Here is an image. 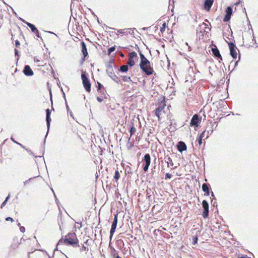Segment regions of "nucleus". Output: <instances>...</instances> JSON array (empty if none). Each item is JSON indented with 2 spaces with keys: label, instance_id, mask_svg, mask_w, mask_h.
<instances>
[{
  "label": "nucleus",
  "instance_id": "nucleus-64",
  "mask_svg": "<svg viewBox=\"0 0 258 258\" xmlns=\"http://www.w3.org/2000/svg\"><path fill=\"white\" fill-rule=\"evenodd\" d=\"M10 194L7 196V197L6 198V199L5 200V201H7V202H8V201L9 200V199H10Z\"/></svg>",
  "mask_w": 258,
  "mask_h": 258
},
{
  "label": "nucleus",
  "instance_id": "nucleus-30",
  "mask_svg": "<svg viewBox=\"0 0 258 258\" xmlns=\"http://www.w3.org/2000/svg\"><path fill=\"white\" fill-rule=\"evenodd\" d=\"M96 87L97 91L101 93V89L103 88V86L100 82H97Z\"/></svg>",
  "mask_w": 258,
  "mask_h": 258
},
{
  "label": "nucleus",
  "instance_id": "nucleus-35",
  "mask_svg": "<svg viewBox=\"0 0 258 258\" xmlns=\"http://www.w3.org/2000/svg\"><path fill=\"white\" fill-rule=\"evenodd\" d=\"M37 176H33L32 177H31L30 178H29L28 180L25 181L23 183H24V186H26V185L31 181L32 180V179L35 178L36 177H37Z\"/></svg>",
  "mask_w": 258,
  "mask_h": 258
},
{
  "label": "nucleus",
  "instance_id": "nucleus-3",
  "mask_svg": "<svg viewBox=\"0 0 258 258\" xmlns=\"http://www.w3.org/2000/svg\"><path fill=\"white\" fill-rule=\"evenodd\" d=\"M81 79L82 80L83 87H84L85 89L87 92H90L91 91V84L90 82L89 79L85 73H82L81 75Z\"/></svg>",
  "mask_w": 258,
  "mask_h": 258
},
{
  "label": "nucleus",
  "instance_id": "nucleus-15",
  "mask_svg": "<svg viewBox=\"0 0 258 258\" xmlns=\"http://www.w3.org/2000/svg\"><path fill=\"white\" fill-rule=\"evenodd\" d=\"M212 52L213 54V55L216 58L220 59V60H222V57L220 54V51L216 45L214 46V47L212 48Z\"/></svg>",
  "mask_w": 258,
  "mask_h": 258
},
{
  "label": "nucleus",
  "instance_id": "nucleus-1",
  "mask_svg": "<svg viewBox=\"0 0 258 258\" xmlns=\"http://www.w3.org/2000/svg\"><path fill=\"white\" fill-rule=\"evenodd\" d=\"M139 64L140 69L146 75H151L154 72L153 69L151 66V62L145 56H141Z\"/></svg>",
  "mask_w": 258,
  "mask_h": 258
},
{
  "label": "nucleus",
  "instance_id": "nucleus-23",
  "mask_svg": "<svg viewBox=\"0 0 258 258\" xmlns=\"http://www.w3.org/2000/svg\"><path fill=\"white\" fill-rule=\"evenodd\" d=\"M117 217H118V215H117V214H116L114 216L113 221L112 223L111 226L116 228L117 221H118Z\"/></svg>",
  "mask_w": 258,
  "mask_h": 258
},
{
  "label": "nucleus",
  "instance_id": "nucleus-44",
  "mask_svg": "<svg viewBox=\"0 0 258 258\" xmlns=\"http://www.w3.org/2000/svg\"><path fill=\"white\" fill-rule=\"evenodd\" d=\"M63 240H64V239H63L62 237L61 239H60L57 244V246L64 243Z\"/></svg>",
  "mask_w": 258,
  "mask_h": 258
},
{
  "label": "nucleus",
  "instance_id": "nucleus-4",
  "mask_svg": "<svg viewBox=\"0 0 258 258\" xmlns=\"http://www.w3.org/2000/svg\"><path fill=\"white\" fill-rule=\"evenodd\" d=\"M19 19L21 20L25 24H26L30 28L31 31L35 34L36 36L37 37L40 38L42 40H43L42 37L40 36V33H39L38 30L37 29V28L35 27V26L34 24H31L29 22H28L21 18H20Z\"/></svg>",
  "mask_w": 258,
  "mask_h": 258
},
{
  "label": "nucleus",
  "instance_id": "nucleus-24",
  "mask_svg": "<svg viewBox=\"0 0 258 258\" xmlns=\"http://www.w3.org/2000/svg\"><path fill=\"white\" fill-rule=\"evenodd\" d=\"M116 228V227H114L112 226H111V227L110 231V235H109V239H110V241H111V240L112 238L113 235L115 231Z\"/></svg>",
  "mask_w": 258,
  "mask_h": 258
},
{
  "label": "nucleus",
  "instance_id": "nucleus-39",
  "mask_svg": "<svg viewBox=\"0 0 258 258\" xmlns=\"http://www.w3.org/2000/svg\"><path fill=\"white\" fill-rule=\"evenodd\" d=\"M166 27V23L164 22V23H163V24H162V27L160 28V31L162 33H163V32H164L165 31Z\"/></svg>",
  "mask_w": 258,
  "mask_h": 258
},
{
  "label": "nucleus",
  "instance_id": "nucleus-20",
  "mask_svg": "<svg viewBox=\"0 0 258 258\" xmlns=\"http://www.w3.org/2000/svg\"><path fill=\"white\" fill-rule=\"evenodd\" d=\"M128 66L127 65H122L120 66L119 71L121 73H126L128 70Z\"/></svg>",
  "mask_w": 258,
  "mask_h": 258
},
{
  "label": "nucleus",
  "instance_id": "nucleus-19",
  "mask_svg": "<svg viewBox=\"0 0 258 258\" xmlns=\"http://www.w3.org/2000/svg\"><path fill=\"white\" fill-rule=\"evenodd\" d=\"M109 246L110 247L111 256L114 258H116V256L118 255V252L113 247L111 246L110 243L109 244Z\"/></svg>",
  "mask_w": 258,
  "mask_h": 258
},
{
  "label": "nucleus",
  "instance_id": "nucleus-62",
  "mask_svg": "<svg viewBox=\"0 0 258 258\" xmlns=\"http://www.w3.org/2000/svg\"><path fill=\"white\" fill-rule=\"evenodd\" d=\"M147 197H148V198L149 199H150V197H151V195H149V194H150V193L148 192V190H147Z\"/></svg>",
  "mask_w": 258,
  "mask_h": 258
},
{
  "label": "nucleus",
  "instance_id": "nucleus-13",
  "mask_svg": "<svg viewBox=\"0 0 258 258\" xmlns=\"http://www.w3.org/2000/svg\"><path fill=\"white\" fill-rule=\"evenodd\" d=\"M177 150L180 153H182L183 151H186L187 149V146L185 143L182 141H179L177 144Z\"/></svg>",
  "mask_w": 258,
  "mask_h": 258
},
{
  "label": "nucleus",
  "instance_id": "nucleus-6",
  "mask_svg": "<svg viewBox=\"0 0 258 258\" xmlns=\"http://www.w3.org/2000/svg\"><path fill=\"white\" fill-rule=\"evenodd\" d=\"M143 161L144 162L143 164V170L146 172L148 170L151 163V157L149 154L147 153L144 155Z\"/></svg>",
  "mask_w": 258,
  "mask_h": 258
},
{
  "label": "nucleus",
  "instance_id": "nucleus-18",
  "mask_svg": "<svg viewBox=\"0 0 258 258\" xmlns=\"http://www.w3.org/2000/svg\"><path fill=\"white\" fill-rule=\"evenodd\" d=\"M108 76L116 83H119L120 82V80L119 78L113 72H109V71H107Z\"/></svg>",
  "mask_w": 258,
  "mask_h": 258
},
{
  "label": "nucleus",
  "instance_id": "nucleus-32",
  "mask_svg": "<svg viewBox=\"0 0 258 258\" xmlns=\"http://www.w3.org/2000/svg\"><path fill=\"white\" fill-rule=\"evenodd\" d=\"M165 162L167 163L168 167H169V164H170L171 166H172L173 165L172 160L169 157H168L167 158H166V159L165 160Z\"/></svg>",
  "mask_w": 258,
  "mask_h": 258
},
{
  "label": "nucleus",
  "instance_id": "nucleus-40",
  "mask_svg": "<svg viewBox=\"0 0 258 258\" xmlns=\"http://www.w3.org/2000/svg\"><path fill=\"white\" fill-rule=\"evenodd\" d=\"M50 100L51 103V110L54 111V109L53 107V103H52V96L51 91H50Z\"/></svg>",
  "mask_w": 258,
  "mask_h": 258
},
{
  "label": "nucleus",
  "instance_id": "nucleus-17",
  "mask_svg": "<svg viewBox=\"0 0 258 258\" xmlns=\"http://www.w3.org/2000/svg\"><path fill=\"white\" fill-rule=\"evenodd\" d=\"M82 48V52L85 57H87L88 55L86 43L83 41L81 42Z\"/></svg>",
  "mask_w": 258,
  "mask_h": 258
},
{
  "label": "nucleus",
  "instance_id": "nucleus-33",
  "mask_svg": "<svg viewBox=\"0 0 258 258\" xmlns=\"http://www.w3.org/2000/svg\"><path fill=\"white\" fill-rule=\"evenodd\" d=\"M114 60L113 59H110L108 64H107V67L108 69H112V65L114 64Z\"/></svg>",
  "mask_w": 258,
  "mask_h": 258
},
{
  "label": "nucleus",
  "instance_id": "nucleus-49",
  "mask_svg": "<svg viewBox=\"0 0 258 258\" xmlns=\"http://www.w3.org/2000/svg\"><path fill=\"white\" fill-rule=\"evenodd\" d=\"M239 60H240V57H239V59H238L237 61H235V62H234V69L232 70V71L234 70V69H235V68L237 66V65H238V61H239Z\"/></svg>",
  "mask_w": 258,
  "mask_h": 258
},
{
  "label": "nucleus",
  "instance_id": "nucleus-29",
  "mask_svg": "<svg viewBox=\"0 0 258 258\" xmlns=\"http://www.w3.org/2000/svg\"><path fill=\"white\" fill-rule=\"evenodd\" d=\"M122 79L124 82H133L132 80L130 77H128L127 76H121Z\"/></svg>",
  "mask_w": 258,
  "mask_h": 258
},
{
  "label": "nucleus",
  "instance_id": "nucleus-31",
  "mask_svg": "<svg viewBox=\"0 0 258 258\" xmlns=\"http://www.w3.org/2000/svg\"><path fill=\"white\" fill-rule=\"evenodd\" d=\"M120 177V173L119 171L116 170L115 171V174L114 175V178L115 179L116 181L118 180Z\"/></svg>",
  "mask_w": 258,
  "mask_h": 258
},
{
  "label": "nucleus",
  "instance_id": "nucleus-7",
  "mask_svg": "<svg viewBox=\"0 0 258 258\" xmlns=\"http://www.w3.org/2000/svg\"><path fill=\"white\" fill-rule=\"evenodd\" d=\"M201 117L198 114H195L190 120V125L191 126L198 127L201 122Z\"/></svg>",
  "mask_w": 258,
  "mask_h": 258
},
{
  "label": "nucleus",
  "instance_id": "nucleus-27",
  "mask_svg": "<svg viewBox=\"0 0 258 258\" xmlns=\"http://www.w3.org/2000/svg\"><path fill=\"white\" fill-rule=\"evenodd\" d=\"M135 62L134 59L131 58L129 57L128 61L127 62V65L130 67H132L134 66H135Z\"/></svg>",
  "mask_w": 258,
  "mask_h": 258
},
{
  "label": "nucleus",
  "instance_id": "nucleus-58",
  "mask_svg": "<svg viewBox=\"0 0 258 258\" xmlns=\"http://www.w3.org/2000/svg\"><path fill=\"white\" fill-rule=\"evenodd\" d=\"M57 84L58 86L59 87V88H60V87H62L61 86L60 83V82H59V81L58 79H57Z\"/></svg>",
  "mask_w": 258,
  "mask_h": 258
},
{
  "label": "nucleus",
  "instance_id": "nucleus-60",
  "mask_svg": "<svg viewBox=\"0 0 258 258\" xmlns=\"http://www.w3.org/2000/svg\"><path fill=\"white\" fill-rule=\"evenodd\" d=\"M11 140L13 142H14L15 143H16V144H18V143L17 142H16V141L15 140V139H14L12 137H11Z\"/></svg>",
  "mask_w": 258,
  "mask_h": 258
},
{
  "label": "nucleus",
  "instance_id": "nucleus-8",
  "mask_svg": "<svg viewBox=\"0 0 258 258\" xmlns=\"http://www.w3.org/2000/svg\"><path fill=\"white\" fill-rule=\"evenodd\" d=\"M158 107L155 110L158 113L161 112V111L166 106L165 103V97L162 96L158 100Z\"/></svg>",
  "mask_w": 258,
  "mask_h": 258
},
{
  "label": "nucleus",
  "instance_id": "nucleus-53",
  "mask_svg": "<svg viewBox=\"0 0 258 258\" xmlns=\"http://www.w3.org/2000/svg\"><path fill=\"white\" fill-rule=\"evenodd\" d=\"M65 103H66V108H67V111L69 112L70 111V108H69V106L68 104V103H67V100H66V101H65Z\"/></svg>",
  "mask_w": 258,
  "mask_h": 258
},
{
  "label": "nucleus",
  "instance_id": "nucleus-47",
  "mask_svg": "<svg viewBox=\"0 0 258 258\" xmlns=\"http://www.w3.org/2000/svg\"><path fill=\"white\" fill-rule=\"evenodd\" d=\"M202 138H200V137H199L198 139V143L200 145H201L202 144Z\"/></svg>",
  "mask_w": 258,
  "mask_h": 258
},
{
  "label": "nucleus",
  "instance_id": "nucleus-50",
  "mask_svg": "<svg viewBox=\"0 0 258 258\" xmlns=\"http://www.w3.org/2000/svg\"><path fill=\"white\" fill-rule=\"evenodd\" d=\"M15 45L16 47H18L20 45V41L18 40L15 41Z\"/></svg>",
  "mask_w": 258,
  "mask_h": 258
},
{
  "label": "nucleus",
  "instance_id": "nucleus-52",
  "mask_svg": "<svg viewBox=\"0 0 258 258\" xmlns=\"http://www.w3.org/2000/svg\"><path fill=\"white\" fill-rule=\"evenodd\" d=\"M7 201H4L1 206V208L2 209L7 204Z\"/></svg>",
  "mask_w": 258,
  "mask_h": 258
},
{
  "label": "nucleus",
  "instance_id": "nucleus-9",
  "mask_svg": "<svg viewBox=\"0 0 258 258\" xmlns=\"http://www.w3.org/2000/svg\"><path fill=\"white\" fill-rule=\"evenodd\" d=\"M229 48L230 50V55L234 58L236 59L237 58V54L236 51V49H237L235 44L232 42H227Z\"/></svg>",
  "mask_w": 258,
  "mask_h": 258
},
{
  "label": "nucleus",
  "instance_id": "nucleus-43",
  "mask_svg": "<svg viewBox=\"0 0 258 258\" xmlns=\"http://www.w3.org/2000/svg\"><path fill=\"white\" fill-rule=\"evenodd\" d=\"M172 177V175L169 173H166L165 174V179H170Z\"/></svg>",
  "mask_w": 258,
  "mask_h": 258
},
{
  "label": "nucleus",
  "instance_id": "nucleus-21",
  "mask_svg": "<svg viewBox=\"0 0 258 258\" xmlns=\"http://www.w3.org/2000/svg\"><path fill=\"white\" fill-rule=\"evenodd\" d=\"M202 190L204 192L210 190L211 189L210 185L208 183H204L202 184Z\"/></svg>",
  "mask_w": 258,
  "mask_h": 258
},
{
  "label": "nucleus",
  "instance_id": "nucleus-54",
  "mask_svg": "<svg viewBox=\"0 0 258 258\" xmlns=\"http://www.w3.org/2000/svg\"><path fill=\"white\" fill-rule=\"evenodd\" d=\"M6 220L7 221H14L13 218L10 217H7L6 218Z\"/></svg>",
  "mask_w": 258,
  "mask_h": 258
},
{
  "label": "nucleus",
  "instance_id": "nucleus-41",
  "mask_svg": "<svg viewBox=\"0 0 258 258\" xmlns=\"http://www.w3.org/2000/svg\"><path fill=\"white\" fill-rule=\"evenodd\" d=\"M137 46V49L139 53V55H140V58H141V56H143V57H145V56L142 53V51H141L140 48L138 46V45H136Z\"/></svg>",
  "mask_w": 258,
  "mask_h": 258
},
{
  "label": "nucleus",
  "instance_id": "nucleus-11",
  "mask_svg": "<svg viewBox=\"0 0 258 258\" xmlns=\"http://www.w3.org/2000/svg\"><path fill=\"white\" fill-rule=\"evenodd\" d=\"M232 8L230 6L227 7L225 10V15L223 18V21L224 22H228L230 20L231 17L232 15Z\"/></svg>",
  "mask_w": 258,
  "mask_h": 258
},
{
  "label": "nucleus",
  "instance_id": "nucleus-59",
  "mask_svg": "<svg viewBox=\"0 0 258 258\" xmlns=\"http://www.w3.org/2000/svg\"><path fill=\"white\" fill-rule=\"evenodd\" d=\"M86 57H85L84 55H83V57L81 58V63H83V62L85 60V58Z\"/></svg>",
  "mask_w": 258,
  "mask_h": 258
},
{
  "label": "nucleus",
  "instance_id": "nucleus-55",
  "mask_svg": "<svg viewBox=\"0 0 258 258\" xmlns=\"http://www.w3.org/2000/svg\"><path fill=\"white\" fill-rule=\"evenodd\" d=\"M97 100L99 102H101L103 101V99L100 97H97Z\"/></svg>",
  "mask_w": 258,
  "mask_h": 258
},
{
  "label": "nucleus",
  "instance_id": "nucleus-25",
  "mask_svg": "<svg viewBox=\"0 0 258 258\" xmlns=\"http://www.w3.org/2000/svg\"><path fill=\"white\" fill-rule=\"evenodd\" d=\"M129 57L131 58H137L138 59V56L137 53L135 51H132L129 54Z\"/></svg>",
  "mask_w": 258,
  "mask_h": 258
},
{
  "label": "nucleus",
  "instance_id": "nucleus-45",
  "mask_svg": "<svg viewBox=\"0 0 258 258\" xmlns=\"http://www.w3.org/2000/svg\"><path fill=\"white\" fill-rule=\"evenodd\" d=\"M206 133V131L205 130L200 135L199 137L202 138L203 139L205 137Z\"/></svg>",
  "mask_w": 258,
  "mask_h": 258
},
{
  "label": "nucleus",
  "instance_id": "nucleus-12",
  "mask_svg": "<svg viewBox=\"0 0 258 258\" xmlns=\"http://www.w3.org/2000/svg\"><path fill=\"white\" fill-rule=\"evenodd\" d=\"M23 72L25 76L28 77L32 76L34 74L33 71L29 65L25 66Z\"/></svg>",
  "mask_w": 258,
  "mask_h": 258
},
{
  "label": "nucleus",
  "instance_id": "nucleus-57",
  "mask_svg": "<svg viewBox=\"0 0 258 258\" xmlns=\"http://www.w3.org/2000/svg\"><path fill=\"white\" fill-rule=\"evenodd\" d=\"M210 195V190H208L205 192V196H209Z\"/></svg>",
  "mask_w": 258,
  "mask_h": 258
},
{
  "label": "nucleus",
  "instance_id": "nucleus-2",
  "mask_svg": "<svg viewBox=\"0 0 258 258\" xmlns=\"http://www.w3.org/2000/svg\"><path fill=\"white\" fill-rule=\"evenodd\" d=\"M64 244L72 246L74 247H80L79 240L75 233L69 232L66 235L63 240Z\"/></svg>",
  "mask_w": 258,
  "mask_h": 258
},
{
  "label": "nucleus",
  "instance_id": "nucleus-63",
  "mask_svg": "<svg viewBox=\"0 0 258 258\" xmlns=\"http://www.w3.org/2000/svg\"><path fill=\"white\" fill-rule=\"evenodd\" d=\"M89 239H87L85 242L84 243L87 244V245H89Z\"/></svg>",
  "mask_w": 258,
  "mask_h": 258
},
{
  "label": "nucleus",
  "instance_id": "nucleus-26",
  "mask_svg": "<svg viewBox=\"0 0 258 258\" xmlns=\"http://www.w3.org/2000/svg\"><path fill=\"white\" fill-rule=\"evenodd\" d=\"M116 49V45H114L110 48H109L107 50V54L109 56L111 55V53L115 51Z\"/></svg>",
  "mask_w": 258,
  "mask_h": 258
},
{
  "label": "nucleus",
  "instance_id": "nucleus-16",
  "mask_svg": "<svg viewBox=\"0 0 258 258\" xmlns=\"http://www.w3.org/2000/svg\"><path fill=\"white\" fill-rule=\"evenodd\" d=\"M136 30V28H128L127 29H118L117 30V32L120 34H123L125 35H128V33H131V31H133L134 33V30Z\"/></svg>",
  "mask_w": 258,
  "mask_h": 258
},
{
  "label": "nucleus",
  "instance_id": "nucleus-42",
  "mask_svg": "<svg viewBox=\"0 0 258 258\" xmlns=\"http://www.w3.org/2000/svg\"><path fill=\"white\" fill-rule=\"evenodd\" d=\"M41 250L42 251H44L46 253V254L48 256L49 258H54V251H53V253H52V255L50 256L48 254V253L46 251L44 250Z\"/></svg>",
  "mask_w": 258,
  "mask_h": 258
},
{
  "label": "nucleus",
  "instance_id": "nucleus-56",
  "mask_svg": "<svg viewBox=\"0 0 258 258\" xmlns=\"http://www.w3.org/2000/svg\"><path fill=\"white\" fill-rule=\"evenodd\" d=\"M155 112V114L156 116H157L158 117H159V116H160V112H159L158 113L156 112V110L154 111Z\"/></svg>",
  "mask_w": 258,
  "mask_h": 258
},
{
  "label": "nucleus",
  "instance_id": "nucleus-5",
  "mask_svg": "<svg viewBox=\"0 0 258 258\" xmlns=\"http://www.w3.org/2000/svg\"><path fill=\"white\" fill-rule=\"evenodd\" d=\"M50 115H51V110L47 108L46 109V125L47 127V131L46 132V135L45 136V138L44 140L43 144L44 145H45V142H46V138L47 137V136L48 134V132L50 128V122L51 121V118H50Z\"/></svg>",
  "mask_w": 258,
  "mask_h": 258
},
{
  "label": "nucleus",
  "instance_id": "nucleus-48",
  "mask_svg": "<svg viewBox=\"0 0 258 258\" xmlns=\"http://www.w3.org/2000/svg\"><path fill=\"white\" fill-rule=\"evenodd\" d=\"M212 132H213V131H212V130H210V131H207V133H206V139H207V138H208L209 135L210 134H211V133H212Z\"/></svg>",
  "mask_w": 258,
  "mask_h": 258
},
{
  "label": "nucleus",
  "instance_id": "nucleus-10",
  "mask_svg": "<svg viewBox=\"0 0 258 258\" xmlns=\"http://www.w3.org/2000/svg\"><path fill=\"white\" fill-rule=\"evenodd\" d=\"M202 207L204 210L202 213V216L204 218H207L209 217V205L208 202L206 200H203L202 202Z\"/></svg>",
  "mask_w": 258,
  "mask_h": 258
},
{
  "label": "nucleus",
  "instance_id": "nucleus-37",
  "mask_svg": "<svg viewBox=\"0 0 258 258\" xmlns=\"http://www.w3.org/2000/svg\"><path fill=\"white\" fill-rule=\"evenodd\" d=\"M216 200H217L215 197H214V198L211 200V204H212L213 206H214V207H217V203Z\"/></svg>",
  "mask_w": 258,
  "mask_h": 258
},
{
  "label": "nucleus",
  "instance_id": "nucleus-36",
  "mask_svg": "<svg viewBox=\"0 0 258 258\" xmlns=\"http://www.w3.org/2000/svg\"><path fill=\"white\" fill-rule=\"evenodd\" d=\"M81 244L82 245V246L80 248V251L81 252L83 251H88L89 250V248L87 247L84 246V244Z\"/></svg>",
  "mask_w": 258,
  "mask_h": 258
},
{
  "label": "nucleus",
  "instance_id": "nucleus-46",
  "mask_svg": "<svg viewBox=\"0 0 258 258\" xmlns=\"http://www.w3.org/2000/svg\"><path fill=\"white\" fill-rule=\"evenodd\" d=\"M20 231L22 233H24L25 231V227L24 226H20Z\"/></svg>",
  "mask_w": 258,
  "mask_h": 258
},
{
  "label": "nucleus",
  "instance_id": "nucleus-28",
  "mask_svg": "<svg viewBox=\"0 0 258 258\" xmlns=\"http://www.w3.org/2000/svg\"><path fill=\"white\" fill-rule=\"evenodd\" d=\"M198 241V235H194L192 237V244L194 245L196 244Z\"/></svg>",
  "mask_w": 258,
  "mask_h": 258
},
{
  "label": "nucleus",
  "instance_id": "nucleus-22",
  "mask_svg": "<svg viewBox=\"0 0 258 258\" xmlns=\"http://www.w3.org/2000/svg\"><path fill=\"white\" fill-rule=\"evenodd\" d=\"M131 123L130 128V138L135 134L136 131V128L133 125V123L132 122Z\"/></svg>",
  "mask_w": 258,
  "mask_h": 258
},
{
  "label": "nucleus",
  "instance_id": "nucleus-61",
  "mask_svg": "<svg viewBox=\"0 0 258 258\" xmlns=\"http://www.w3.org/2000/svg\"><path fill=\"white\" fill-rule=\"evenodd\" d=\"M119 55H120L122 58H124V57H125L124 54L122 52H120V53H119Z\"/></svg>",
  "mask_w": 258,
  "mask_h": 258
},
{
  "label": "nucleus",
  "instance_id": "nucleus-14",
  "mask_svg": "<svg viewBox=\"0 0 258 258\" xmlns=\"http://www.w3.org/2000/svg\"><path fill=\"white\" fill-rule=\"evenodd\" d=\"M214 0H205L204 3V9L206 11H209L213 4Z\"/></svg>",
  "mask_w": 258,
  "mask_h": 258
},
{
  "label": "nucleus",
  "instance_id": "nucleus-34",
  "mask_svg": "<svg viewBox=\"0 0 258 258\" xmlns=\"http://www.w3.org/2000/svg\"><path fill=\"white\" fill-rule=\"evenodd\" d=\"M25 150L31 155H33V156H34L35 158H41V157H43V156H35L34 155L33 152H32L30 149H25Z\"/></svg>",
  "mask_w": 258,
  "mask_h": 258
},
{
  "label": "nucleus",
  "instance_id": "nucleus-51",
  "mask_svg": "<svg viewBox=\"0 0 258 258\" xmlns=\"http://www.w3.org/2000/svg\"><path fill=\"white\" fill-rule=\"evenodd\" d=\"M54 196L55 198V202L57 204V205L58 206L59 201H58V199L57 198L55 193H54Z\"/></svg>",
  "mask_w": 258,
  "mask_h": 258
},
{
  "label": "nucleus",
  "instance_id": "nucleus-38",
  "mask_svg": "<svg viewBox=\"0 0 258 258\" xmlns=\"http://www.w3.org/2000/svg\"><path fill=\"white\" fill-rule=\"evenodd\" d=\"M14 52H15V55L16 57H17V60H18V59H19V57H20V55L19 54V51L18 50L15 48V50H14Z\"/></svg>",
  "mask_w": 258,
  "mask_h": 258
}]
</instances>
